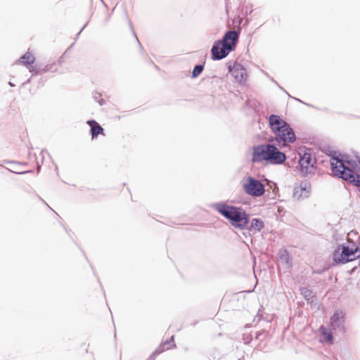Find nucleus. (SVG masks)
<instances>
[{
	"instance_id": "obj_1",
	"label": "nucleus",
	"mask_w": 360,
	"mask_h": 360,
	"mask_svg": "<svg viewBox=\"0 0 360 360\" xmlns=\"http://www.w3.org/2000/svg\"><path fill=\"white\" fill-rule=\"evenodd\" d=\"M269 125L274 137H270L269 142L276 143L279 148H283L296 141V135L290 125L279 115L271 114L268 117Z\"/></svg>"
},
{
	"instance_id": "obj_2",
	"label": "nucleus",
	"mask_w": 360,
	"mask_h": 360,
	"mask_svg": "<svg viewBox=\"0 0 360 360\" xmlns=\"http://www.w3.org/2000/svg\"><path fill=\"white\" fill-rule=\"evenodd\" d=\"M210 207L227 219L236 229L243 230L250 224V215L241 207L228 205L224 202L213 203Z\"/></svg>"
},
{
	"instance_id": "obj_3",
	"label": "nucleus",
	"mask_w": 360,
	"mask_h": 360,
	"mask_svg": "<svg viewBox=\"0 0 360 360\" xmlns=\"http://www.w3.org/2000/svg\"><path fill=\"white\" fill-rule=\"evenodd\" d=\"M252 162L266 161L271 165H281L286 160V155L278 150L276 143L260 144L253 147Z\"/></svg>"
},
{
	"instance_id": "obj_4",
	"label": "nucleus",
	"mask_w": 360,
	"mask_h": 360,
	"mask_svg": "<svg viewBox=\"0 0 360 360\" xmlns=\"http://www.w3.org/2000/svg\"><path fill=\"white\" fill-rule=\"evenodd\" d=\"M240 30H229L225 32L220 40H216L211 49V58L220 60L226 58L231 52L235 51L238 42Z\"/></svg>"
},
{
	"instance_id": "obj_5",
	"label": "nucleus",
	"mask_w": 360,
	"mask_h": 360,
	"mask_svg": "<svg viewBox=\"0 0 360 360\" xmlns=\"http://www.w3.org/2000/svg\"><path fill=\"white\" fill-rule=\"evenodd\" d=\"M332 153L333 155H330L332 160L330 166L333 174L338 178L349 181L354 186H360V174L354 172L344 165L345 162L349 164V161L339 158L335 155V151H333Z\"/></svg>"
},
{
	"instance_id": "obj_6",
	"label": "nucleus",
	"mask_w": 360,
	"mask_h": 360,
	"mask_svg": "<svg viewBox=\"0 0 360 360\" xmlns=\"http://www.w3.org/2000/svg\"><path fill=\"white\" fill-rule=\"evenodd\" d=\"M241 185L245 193L250 196L257 198L264 194V185L253 176H248L244 178Z\"/></svg>"
},
{
	"instance_id": "obj_7",
	"label": "nucleus",
	"mask_w": 360,
	"mask_h": 360,
	"mask_svg": "<svg viewBox=\"0 0 360 360\" xmlns=\"http://www.w3.org/2000/svg\"><path fill=\"white\" fill-rule=\"evenodd\" d=\"M357 252L358 249L349 248L344 244L338 245L334 250L333 259L337 264H346L355 259Z\"/></svg>"
},
{
	"instance_id": "obj_8",
	"label": "nucleus",
	"mask_w": 360,
	"mask_h": 360,
	"mask_svg": "<svg viewBox=\"0 0 360 360\" xmlns=\"http://www.w3.org/2000/svg\"><path fill=\"white\" fill-rule=\"evenodd\" d=\"M316 163V159L312 158L309 150L307 149L304 150L302 155H300L298 165L296 168L299 169L302 176H307L309 174L313 172Z\"/></svg>"
},
{
	"instance_id": "obj_9",
	"label": "nucleus",
	"mask_w": 360,
	"mask_h": 360,
	"mask_svg": "<svg viewBox=\"0 0 360 360\" xmlns=\"http://www.w3.org/2000/svg\"><path fill=\"white\" fill-rule=\"evenodd\" d=\"M345 321V311L341 309L335 310L330 319V329L336 333L345 334L346 332Z\"/></svg>"
},
{
	"instance_id": "obj_10",
	"label": "nucleus",
	"mask_w": 360,
	"mask_h": 360,
	"mask_svg": "<svg viewBox=\"0 0 360 360\" xmlns=\"http://www.w3.org/2000/svg\"><path fill=\"white\" fill-rule=\"evenodd\" d=\"M228 69L238 83L241 84L245 83L248 74L246 69L242 65L235 63L233 66L229 65Z\"/></svg>"
},
{
	"instance_id": "obj_11",
	"label": "nucleus",
	"mask_w": 360,
	"mask_h": 360,
	"mask_svg": "<svg viewBox=\"0 0 360 360\" xmlns=\"http://www.w3.org/2000/svg\"><path fill=\"white\" fill-rule=\"evenodd\" d=\"M310 185L307 182H302L299 187H295L293 198L297 200L307 198L310 193Z\"/></svg>"
},
{
	"instance_id": "obj_12",
	"label": "nucleus",
	"mask_w": 360,
	"mask_h": 360,
	"mask_svg": "<svg viewBox=\"0 0 360 360\" xmlns=\"http://www.w3.org/2000/svg\"><path fill=\"white\" fill-rule=\"evenodd\" d=\"M90 127V132L92 139L98 137L99 134H104L103 128L94 120H90L86 122Z\"/></svg>"
},
{
	"instance_id": "obj_13",
	"label": "nucleus",
	"mask_w": 360,
	"mask_h": 360,
	"mask_svg": "<svg viewBox=\"0 0 360 360\" xmlns=\"http://www.w3.org/2000/svg\"><path fill=\"white\" fill-rule=\"evenodd\" d=\"M175 346L176 345L174 343V335H172L169 340H166L163 344L160 345V347L156 349L154 352L149 356L148 360L152 359L153 356L158 355L163 351L169 349V348Z\"/></svg>"
},
{
	"instance_id": "obj_14",
	"label": "nucleus",
	"mask_w": 360,
	"mask_h": 360,
	"mask_svg": "<svg viewBox=\"0 0 360 360\" xmlns=\"http://www.w3.org/2000/svg\"><path fill=\"white\" fill-rule=\"evenodd\" d=\"M250 222V224L245 228L249 231L259 232L264 228V222L259 218H253Z\"/></svg>"
},
{
	"instance_id": "obj_15",
	"label": "nucleus",
	"mask_w": 360,
	"mask_h": 360,
	"mask_svg": "<svg viewBox=\"0 0 360 360\" xmlns=\"http://www.w3.org/2000/svg\"><path fill=\"white\" fill-rule=\"evenodd\" d=\"M279 259L281 264L285 269L289 270L292 267V261L289 253L286 250H283L280 252Z\"/></svg>"
},
{
	"instance_id": "obj_16",
	"label": "nucleus",
	"mask_w": 360,
	"mask_h": 360,
	"mask_svg": "<svg viewBox=\"0 0 360 360\" xmlns=\"http://www.w3.org/2000/svg\"><path fill=\"white\" fill-rule=\"evenodd\" d=\"M34 61V56L29 51L22 56L19 59V62L25 65H32Z\"/></svg>"
},
{
	"instance_id": "obj_17",
	"label": "nucleus",
	"mask_w": 360,
	"mask_h": 360,
	"mask_svg": "<svg viewBox=\"0 0 360 360\" xmlns=\"http://www.w3.org/2000/svg\"><path fill=\"white\" fill-rule=\"evenodd\" d=\"M300 292L306 300V301L309 303L313 302V299L315 297V295L313 291L307 288L302 287L300 288Z\"/></svg>"
},
{
	"instance_id": "obj_18",
	"label": "nucleus",
	"mask_w": 360,
	"mask_h": 360,
	"mask_svg": "<svg viewBox=\"0 0 360 360\" xmlns=\"http://www.w3.org/2000/svg\"><path fill=\"white\" fill-rule=\"evenodd\" d=\"M321 333L323 336H324L325 340L329 344H333V336L331 332V330H328L326 328L321 326L320 328Z\"/></svg>"
},
{
	"instance_id": "obj_19",
	"label": "nucleus",
	"mask_w": 360,
	"mask_h": 360,
	"mask_svg": "<svg viewBox=\"0 0 360 360\" xmlns=\"http://www.w3.org/2000/svg\"><path fill=\"white\" fill-rule=\"evenodd\" d=\"M204 70V64H198L194 66V68L192 71V78L198 77Z\"/></svg>"
},
{
	"instance_id": "obj_20",
	"label": "nucleus",
	"mask_w": 360,
	"mask_h": 360,
	"mask_svg": "<svg viewBox=\"0 0 360 360\" xmlns=\"http://www.w3.org/2000/svg\"><path fill=\"white\" fill-rule=\"evenodd\" d=\"M101 94L97 91L93 93V98L95 101L98 102L100 105H103L105 104V101L101 98Z\"/></svg>"
},
{
	"instance_id": "obj_21",
	"label": "nucleus",
	"mask_w": 360,
	"mask_h": 360,
	"mask_svg": "<svg viewBox=\"0 0 360 360\" xmlns=\"http://www.w3.org/2000/svg\"><path fill=\"white\" fill-rule=\"evenodd\" d=\"M55 65H56L54 63L46 65L41 70V73H45V72H54L57 71V68L55 67Z\"/></svg>"
},
{
	"instance_id": "obj_22",
	"label": "nucleus",
	"mask_w": 360,
	"mask_h": 360,
	"mask_svg": "<svg viewBox=\"0 0 360 360\" xmlns=\"http://www.w3.org/2000/svg\"><path fill=\"white\" fill-rule=\"evenodd\" d=\"M262 334H263V332H262V331H257V332H255V339H257V340H261L260 336H261Z\"/></svg>"
},
{
	"instance_id": "obj_23",
	"label": "nucleus",
	"mask_w": 360,
	"mask_h": 360,
	"mask_svg": "<svg viewBox=\"0 0 360 360\" xmlns=\"http://www.w3.org/2000/svg\"><path fill=\"white\" fill-rule=\"evenodd\" d=\"M8 170L11 172H14V173H16V174H27V173H30V172H32L31 170H28V171H25V172H13L12 170L8 169Z\"/></svg>"
},
{
	"instance_id": "obj_24",
	"label": "nucleus",
	"mask_w": 360,
	"mask_h": 360,
	"mask_svg": "<svg viewBox=\"0 0 360 360\" xmlns=\"http://www.w3.org/2000/svg\"><path fill=\"white\" fill-rule=\"evenodd\" d=\"M133 33H134V37H136V41H137V42H138V44H139V47L141 48V49H143V47H142V46H141V43H140V41H139L138 37H137V36H136V34L135 32H134V31H133Z\"/></svg>"
},
{
	"instance_id": "obj_25",
	"label": "nucleus",
	"mask_w": 360,
	"mask_h": 360,
	"mask_svg": "<svg viewBox=\"0 0 360 360\" xmlns=\"http://www.w3.org/2000/svg\"><path fill=\"white\" fill-rule=\"evenodd\" d=\"M86 25V24H85V25L82 27V29L80 30V31L77 33V37H79L80 33H81V32H82V31L85 28Z\"/></svg>"
},
{
	"instance_id": "obj_26",
	"label": "nucleus",
	"mask_w": 360,
	"mask_h": 360,
	"mask_svg": "<svg viewBox=\"0 0 360 360\" xmlns=\"http://www.w3.org/2000/svg\"><path fill=\"white\" fill-rule=\"evenodd\" d=\"M6 162L8 164H19L18 162H15V161H7Z\"/></svg>"
},
{
	"instance_id": "obj_27",
	"label": "nucleus",
	"mask_w": 360,
	"mask_h": 360,
	"mask_svg": "<svg viewBox=\"0 0 360 360\" xmlns=\"http://www.w3.org/2000/svg\"><path fill=\"white\" fill-rule=\"evenodd\" d=\"M63 56H61V57L59 58V60H58V63H59L60 64H61V63H63Z\"/></svg>"
},
{
	"instance_id": "obj_28",
	"label": "nucleus",
	"mask_w": 360,
	"mask_h": 360,
	"mask_svg": "<svg viewBox=\"0 0 360 360\" xmlns=\"http://www.w3.org/2000/svg\"><path fill=\"white\" fill-rule=\"evenodd\" d=\"M295 99L297 100L298 101L301 102L300 99H297V98H295ZM303 103L307 105H310L309 104L304 103V102H303Z\"/></svg>"
},
{
	"instance_id": "obj_29",
	"label": "nucleus",
	"mask_w": 360,
	"mask_h": 360,
	"mask_svg": "<svg viewBox=\"0 0 360 360\" xmlns=\"http://www.w3.org/2000/svg\"><path fill=\"white\" fill-rule=\"evenodd\" d=\"M8 84H9V85H10L11 86H15V85L13 84V82H10Z\"/></svg>"
}]
</instances>
